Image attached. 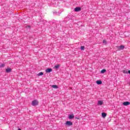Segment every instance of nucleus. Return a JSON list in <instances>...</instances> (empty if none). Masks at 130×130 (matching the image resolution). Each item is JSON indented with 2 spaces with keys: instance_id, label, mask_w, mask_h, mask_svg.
Returning <instances> with one entry per match:
<instances>
[{
  "instance_id": "17",
  "label": "nucleus",
  "mask_w": 130,
  "mask_h": 130,
  "mask_svg": "<svg viewBox=\"0 0 130 130\" xmlns=\"http://www.w3.org/2000/svg\"><path fill=\"white\" fill-rule=\"evenodd\" d=\"M103 43H104V44H105L106 45V44H107V42H106V40H104L103 41Z\"/></svg>"
},
{
  "instance_id": "19",
  "label": "nucleus",
  "mask_w": 130,
  "mask_h": 130,
  "mask_svg": "<svg viewBox=\"0 0 130 130\" xmlns=\"http://www.w3.org/2000/svg\"><path fill=\"white\" fill-rule=\"evenodd\" d=\"M0 67H1V68H4V67H5V64H1V66Z\"/></svg>"
},
{
  "instance_id": "7",
  "label": "nucleus",
  "mask_w": 130,
  "mask_h": 130,
  "mask_svg": "<svg viewBox=\"0 0 130 130\" xmlns=\"http://www.w3.org/2000/svg\"><path fill=\"white\" fill-rule=\"evenodd\" d=\"M74 117H75V116L74 115V114H72L69 115V119H73Z\"/></svg>"
},
{
  "instance_id": "12",
  "label": "nucleus",
  "mask_w": 130,
  "mask_h": 130,
  "mask_svg": "<svg viewBox=\"0 0 130 130\" xmlns=\"http://www.w3.org/2000/svg\"><path fill=\"white\" fill-rule=\"evenodd\" d=\"M102 116L103 118L106 117V113H102Z\"/></svg>"
},
{
  "instance_id": "20",
  "label": "nucleus",
  "mask_w": 130,
  "mask_h": 130,
  "mask_svg": "<svg viewBox=\"0 0 130 130\" xmlns=\"http://www.w3.org/2000/svg\"><path fill=\"white\" fill-rule=\"evenodd\" d=\"M18 130H21V128H19Z\"/></svg>"
},
{
  "instance_id": "16",
  "label": "nucleus",
  "mask_w": 130,
  "mask_h": 130,
  "mask_svg": "<svg viewBox=\"0 0 130 130\" xmlns=\"http://www.w3.org/2000/svg\"><path fill=\"white\" fill-rule=\"evenodd\" d=\"M43 75V72H40L37 74L38 76H42Z\"/></svg>"
},
{
  "instance_id": "18",
  "label": "nucleus",
  "mask_w": 130,
  "mask_h": 130,
  "mask_svg": "<svg viewBox=\"0 0 130 130\" xmlns=\"http://www.w3.org/2000/svg\"><path fill=\"white\" fill-rule=\"evenodd\" d=\"M123 74H127V70H123Z\"/></svg>"
},
{
  "instance_id": "2",
  "label": "nucleus",
  "mask_w": 130,
  "mask_h": 130,
  "mask_svg": "<svg viewBox=\"0 0 130 130\" xmlns=\"http://www.w3.org/2000/svg\"><path fill=\"white\" fill-rule=\"evenodd\" d=\"M66 124V125H69L70 126L71 125H73V122H71V121H67Z\"/></svg>"
},
{
  "instance_id": "3",
  "label": "nucleus",
  "mask_w": 130,
  "mask_h": 130,
  "mask_svg": "<svg viewBox=\"0 0 130 130\" xmlns=\"http://www.w3.org/2000/svg\"><path fill=\"white\" fill-rule=\"evenodd\" d=\"M75 12H80L81 11V7H76L74 9Z\"/></svg>"
},
{
  "instance_id": "8",
  "label": "nucleus",
  "mask_w": 130,
  "mask_h": 130,
  "mask_svg": "<svg viewBox=\"0 0 130 130\" xmlns=\"http://www.w3.org/2000/svg\"><path fill=\"white\" fill-rule=\"evenodd\" d=\"M102 104H103V101H99L98 102V105H100L101 106V105H102Z\"/></svg>"
},
{
  "instance_id": "13",
  "label": "nucleus",
  "mask_w": 130,
  "mask_h": 130,
  "mask_svg": "<svg viewBox=\"0 0 130 130\" xmlns=\"http://www.w3.org/2000/svg\"><path fill=\"white\" fill-rule=\"evenodd\" d=\"M59 67H60V64H57V65H55L54 66V68L55 69H58V68H59Z\"/></svg>"
},
{
  "instance_id": "6",
  "label": "nucleus",
  "mask_w": 130,
  "mask_h": 130,
  "mask_svg": "<svg viewBox=\"0 0 130 130\" xmlns=\"http://www.w3.org/2000/svg\"><path fill=\"white\" fill-rule=\"evenodd\" d=\"M118 49H119V50H122V49H124V46L123 45H121V46H118L117 47Z\"/></svg>"
},
{
  "instance_id": "5",
  "label": "nucleus",
  "mask_w": 130,
  "mask_h": 130,
  "mask_svg": "<svg viewBox=\"0 0 130 130\" xmlns=\"http://www.w3.org/2000/svg\"><path fill=\"white\" fill-rule=\"evenodd\" d=\"M129 102H125L123 103V105H124V106H127V105H129Z\"/></svg>"
},
{
  "instance_id": "4",
  "label": "nucleus",
  "mask_w": 130,
  "mask_h": 130,
  "mask_svg": "<svg viewBox=\"0 0 130 130\" xmlns=\"http://www.w3.org/2000/svg\"><path fill=\"white\" fill-rule=\"evenodd\" d=\"M46 73H51V72H52V69L51 68H48L46 70Z\"/></svg>"
},
{
  "instance_id": "10",
  "label": "nucleus",
  "mask_w": 130,
  "mask_h": 130,
  "mask_svg": "<svg viewBox=\"0 0 130 130\" xmlns=\"http://www.w3.org/2000/svg\"><path fill=\"white\" fill-rule=\"evenodd\" d=\"M96 84H98V85H101L102 81L101 80H98L96 81Z\"/></svg>"
},
{
  "instance_id": "14",
  "label": "nucleus",
  "mask_w": 130,
  "mask_h": 130,
  "mask_svg": "<svg viewBox=\"0 0 130 130\" xmlns=\"http://www.w3.org/2000/svg\"><path fill=\"white\" fill-rule=\"evenodd\" d=\"M105 72H106V70L105 69H103L101 71V73L102 74H104V73H105Z\"/></svg>"
},
{
  "instance_id": "1",
  "label": "nucleus",
  "mask_w": 130,
  "mask_h": 130,
  "mask_svg": "<svg viewBox=\"0 0 130 130\" xmlns=\"http://www.w3.org/2000/svg\"><path fill=\"white\" fill-rule=\"evenodd\" d=\"M38 103H39L38 101H37V100L32 101L31 102V104L32 106H36L38 105Z\"/></svg>"
},
{
  "instance_id": "15",
  "label": "nucleus",
  "mask_w": 130,
  "mask_h": 130,
  "mask_svg": "<svg viewBox=\"0 0 130 130\" xmlns=\"http://www.w3.org/2000/svg\"><path fill=\"white\" fill-rule=\"evenodd\" d=\"M80 49L81 50H85V46H81Z\"/></svg>"
},
{
  "instance_id": "11",
  "label": "nucleus",
  "mask_w": 130,
  "mask_h": 130,
  "mask_svg": "<svg viewBox=\"0 0 130 130\" xmlns=\"http://www.w3.org/2000/svg\"><path fill=\"white\" fill-rule=\"evenodd\" d=\"M52 88H54V89H58V86H57L56 85H52Z\"/></svg>"
},
{
  "instance_id": "9",
  "label": "nucleus",
  "mask_w": 130,
  "mask_h": 130,
  "mask_svg": "<svg viewBox=\"0 0 130 130\" xmlns=\"http://www.w3.org/2000/svg\"><path fill=\"white\" fill-rule=\"evenodd\" d=\"M6 73H11L12 72V69L11 68H8L6 70Z\"/></svg>"
}]
</instances>
